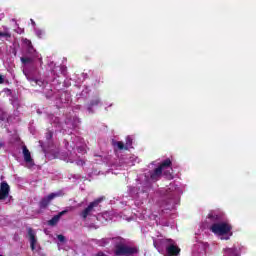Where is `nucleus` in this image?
<instances>
[{
	"instance_id": "21",
	"label": "nucleus",
	"mask_w": 256,
	"mask_h": 256,
	"mask_svg": "<svg viewBox=\"0 0 256 256\" xmlns=\"http://www.w3.org/2000/svg\"><path fill=\"white\" fill-rule=\"evenodd\" d=\"M208 219H211L212 221H216V219H219V216L213 215V214H209Z\"/></svg>"
},
{
	"instance_id": "6",
	"label": "nucleus",
	"mask_w": 256,
	"mask_h": 256,
	"mask_svg": "<svg viewBox=\"0 0 256 256\" xmlns=\"http://www.w3.org/2000/svg\"><path fill=\"white\" fill-rule=\"evenodd\" d=\"M9 191H11V187L6 181L1 182L0 184V201H3L9 197Z\"/></svg>"
},
{
	"instance_id": "30",
	"label": "nucleus",
	"mask_w": 256,
	"mask_h": 256,
	"mask_svg": "<svg viewBox=\"0 0 256 256\" xmlns=\"http://www.w3.org/2000/svg\"><path fill=\"white\" fill-rule=\"evenodd\" d=\"M31 23H32L33 27H35V21L33 19H31Z\"/></svg>"
},
{
	"instance_id": "25",
	"label": "nucleus",
	"mask_w": 256,
	"mask_h": 256,
	"mask_svg": "<svg viewBox=\"0 0 256 256\" xmlns=\"http://www.w3.org/2000/svg\"><path fill=\"white\" fill-rule=\"evenodd\" d=\"M96 256H107V254H105V253H103V252H98V253L96 254Z\"/></svg>"
},
{
	"instance_id": "24",
	"label": "nucleus",
	"mask_w": 256,
	"mask_h": 256,
	"mask_svg": "<svg viewBox=\"0 0 256 256\" xmlns=\"http://www.w3.org/2000/svg\"><path fill=\"white\" fill-rule=\"evenodd\" d=\"M102 243H103L104 245H108L109 239H102Z\"/></svg>"
},
{
	"instance_id": "33",
	"label": "nucleus",
	"mask_w": 256,
	"mask_h": 256,
	"mask_svg": "<svg viewBox=\"0 0 256 256\" xmlns=\"http://www.w3.org/2000/svg\"><path fill=\"white\" fill-rule=\"evenodd\" d=\"M0 256H3V255L0 254Z\"/></svg>"
},
{
	"instance_id": "22",
	"label": "nucleus",
	"mask_w": 256,
	"mask_h": 256,
	"mask_svg": "<svg viewBox=\"0 0 256 256\" xmlns=\"http://www.w3.org/2000/svg\"><path fill=\"white\" fill-rule=\"evenodd\" d=\"M34 81V83L36 84V85H38L39 87H43V81H41V80H33Z\"/></svg>"
},
{
	"instance_id": "29",
	"label": "nucleus",
	"mask_w": 256,
	"mask_h": 256,
	"mask_svg": "<svg viewBox=\"0 0 256 256\" xmlns=\"http://www.w3.org/2000/svg\"><path fill=\"white\" fill-rule=\"evenodd\" d=\"M112 239H115L116 241H121V237L112 238Z\"/></svg>"
},
{
	"instance_id": "8",
	"label": "nucleus",
	"mask_w": 256,
	"mask_h": 256,
	"mask_svg": "<svg viewBox=\"0 0 256 256\" xmlns=\"http://www.w3.org/2000/svg\"><path fill=\"white\" fill-rule=\"evenodd\" d=\"M35 235V230H33V228H28V237L30 241V248L32 251H34L35 245H37V237Z\"/></svg>"
},
{
	"instance_id": "13",
	"label": "nucleus",
	"mask_w": 256,
	"mask_h": 256,
	"mask_svg": "<svg viewBox=\"0 0 256 256\" xmlns=\"http://www.w3.org/2000/svg\"><path fill=\"white\" fill-rule=\"evenodd\" d=\"M113 146H114V147H117V149H118L119 151H123V150L127 151V150H129V148L127 147V145L124 144V143L121 142V141H114V142H113Z\"/></svg>"
},
{
	"instance_id": "26",
	"label": "nucleus",
	"mask_w": 256,
	"mask_h": 256,
	"mask_svg": "<svg viewBox=\"0 0 256 256\" xmlns=\"http://www.w3.org/2000/svg\"><path fill=\"white\" fill-rule=\"evenodd\" d=\"M51 137H53V132H49L47 135V139H51Z\"/></svg>"
},
{
	"instance_id": "28",
	"label": "nucleus",
	"mask_w": 256,
	"mask_h": 256,
	"mask_svg": "<svg viewBox=\"0 0 256 256\" xmlns=\"http://www.w3.org/2000/svg\"><path fill=\"white\" fill-rule=\"evenodd\" d=\"M1 147H5V143H3L2 141H0V149Z\"/></svg>"
},
{
	"instance_id": "2",
	"label": "nucleus",
	"mask_w": 256,
	"mask_h": 256,
	"mask_svg": "<svg viewBox=\"0 0 256 256\" xmlns=\"http://www.w3.org/2000/svg\"><path fill=\"white\" fill-rule=\"evenodd\" d=\"M135 253H137V248L129 247L121 242L115 244L114 255L116 256H129L135 255Z\"/></svg>"
},
{
	"instance_id": "23",
	"label": "nucleus",
	"mask_w": 256,
	"mask_h": 256,
	"mask_svg": "<svg viewBox=\"0 0 256 256\" xmlns=\"http://www.w3.org/2000/svg\"><path fill=\"white\" fill-rule=\"evenodd\" d=\"M3 83H5V78L0 74V85H3Z\"/></svg>"
},
{
	"instance_id": "16",
	"label": "nucleus",
	"mask_w": 256,
	"mask_h": 256,
	"mask_svg": "<svg viewBox=\"0 0 256 256\" xmlns=\"http://www.w3.org/2000/svg\"><path fill=\"white\" fill-rule=\"evenodd\" d=\"M0 37H5L6 39H11V33H9V32H0Z\"/></svg>"
},
{
	"instance_id": "14",
	"label": "nucleus",
	"mask_w": 256,
	"mask_h": 256,
	"mask_svg": "<svg viewBox=\"0 0 256 256\" xmlns=\"http://www.w3.org/2000/svg\"><path fill=\"white\" fill-rule=\"evenodd\" d=\"M60 220L61 218L58 215H55L54 217H52V219H50L47 222V225H49V227H55V225H57V223H59Z\"/></svg>"
},
{
	"instance_id": "7",
	"label": "nucleus",
	"mask_w": 256,
	"mask_h": 256,
	"mask_svg": "<svg viewBox=\"0 0 256 256\" xmlns=\"http://www.w3.org/2000/svg\"><path fill=\"white\" fill-rule=\"evenodd\" d=\"M23 43L27 47L26 53L30 55V57H33L35 53H37V50H35V47H33V43L31 42V40L25 38L23 39Z\"/></svg>"
},
{
	"instance_id": "27",
	"label": "nucleus",
	"mask_w": 256,
	"mask_h": 256,
	"mask_svg": "<svg viewBox=\"0 0 256 256\" xmlns=\"http://www.w3.org/2000/svg\"><path fill=\"white\" fill-rule=\"evenodd\" d=\"M37 35H38L39 37H41V35H43V32H42L41 30H39V31H37Z\"/></svg>"
},
{
	"instance_id": "31",
	"label": "nucleus",
	"mask_w": 256,
	"mask_h": 256,
	"mask_svg": "<svg viewBox=\"0 0 256 256\" xmlns=\"http://www.w3.org/2000/svg\"><path fill=\"white\" fill-rule=\"evenodd\" d=\"M7 91H8L9 93H11V89H7Z\"/></svg>"
},
{
	"instance_id": "4",
	"label": "nucleus",
	"mask_w": 256,
	"mask_h": 256,
	"mask_svg": "<svg viewBox=\"0 0 256 256\" xmlns=\"http://www.w3.org/2000/svg\"><path fill=\"white\" fill-rule=\"evenodd\" d=\"M105 198L100 197L94 200L93 202H90L89 205L80 213V217L85 221L93 211H95V207H99V203H101Z\"/></svg>"
},
{
	"instance_id": "1",
	"label": "nucleus",
	"mask_w": 256,
	"mask_h": 256,
	"mask_svg": "<svg viewBox=\"0 0 256 256\" xmlns=\"http://www.w3.org/2000/svg\"><path fill=\"white\" fill-rule=\"evenodd\" d=\"M210 231H212V233H214V235H229L227 237L221 238V239H225L226 241H229L230 237L233 236V225H231V223L229 222H218V223H214L211 225L210 227Z\"/></svg>"
},
{
	"instance_id": "15",
	"label": "nucleus",
	"mask_w": 256,
	"mask_h": 256,
	"mask_svg": "<svg viewBox=\"0 0 256 256\" xmlns=\"http://www.w3.org/2000/svg\"><path fill=\"white\" fill-rule=\"evenodd\" d=\"M20 61L23 65H29V63H33V57H21Z\"/></svg>"
},
{
	"instance_id": "11",
	"label": "nucleus",
	"mask_w": 256,
	"mask_h": 256,
	"mask_svg": "<svg viewBox=\"0 0 256 256\" xmlns=\"http://www.w3.org/2000/svg\"><path fill=\"white\" fill-rule=\"evenodd\" d=\"M22 151H23L25 163H33V158H31V152L29 151L27 146H23Z\"/></svg>"
},
{
	"instance_id": "32",
	"label": "nucleus",
	"mask_w": 256,
	"mask_h": 256,
	"mask_svg": "<svg viewBox=\"0 0 256 256\" xmlns=\"http://www.w3.org/2000/svg\"><path fill=\"white\" fill-rule=\"evenodd\" d=\"M62 69L65 71L67 68H65V67H62Z\"/></svg>"
},
{
	"instance_id": "19",
	"label": "nucleus",
	"mask_w": 256,
	"mask_h": 256,
	"mask_svg": "<svg viewBox=\"0 0 256 256\" xmlns=\"http://www.w3.org/2000/svg\"><path fill=\"white\" fill-rule=\"evenodd\" d=\"M66 213H69V210H63V211L59 212V213L57 214V216H58V218L61 219V217H63V215H66Z\"/></svg>"
},
{
	"instance_id": "10",
	"label": "nucleus",
	"mask_w": 256,
	"mask_h": 256,
	"mask_svg": "<svg viewBox=\"0 0 256 256\" xmlns=\"http://www.w3.org/2000/svg\"><path fill=\"white\" fill-rule=\"evenodd\" d=\"M99 103H101V99H99V97L92 98L90 103L87 105V111L93 113V107H97Z\"/></svg>"
},
{
	"instance_id": "18",
	"label": "nucleus",
	"mask_w": 256,
	"mask_h": 256,
	"mask_svg": "<svg viewBox=\"0 0 256 256\" xmlns=\"http://www.w3.org/2000/svg\"><path fill=\"white\" fill-rule=\"evenodd\" d=\"M164 175L166 176V179H168L169 181H171V179L174 178L171 172H164Z\"/></svg>"
},
{
	"instance_id": "12",
	"label": "nucleus",
	"mask_w": 256,
	"mask_h": 256,
	"mask_svg": "<svg viewBox=\"0 0 256 256\" xmlns=\"http://www.w3.org/2000/svg\"><path fill=\"white\" fill-rule=\"evenodd\" d=\"M171 165H173V162L171 161V159L167 158L166 160L160 163L158 169L163 171V169H168V167H171Z\"/></svg>"
},
{
	"instance_id": "9",
	"label": "nucleus",
	"mask_w": 256,
	"mask_h": 256,
	"mask_svg": "<svg viewBox=\"0 0 256 256\" xmlns=\"http://www.w3.org/2000/svg\"><path fill=\"white\" fill-rule=\"evenodd\" d=\"M161 175H163V171L161 170V168L157 167L152 172H150V179L152 181H158Z\"/></svg>"
},
{
	"instance_id": "3",
	"label": "nucleus",
	"mask_w": 256,
	"mask_h": 256,
	"mask_svg": "<svg viewBox=\"0 0 256 256\" xmlns=\"http://www.w3.org/2000/svg\"><path fill=\"white\" fill-rule=\"evenodd\" d=\"M165 249V256H179V253H181V248L172 239L165 240Z\"/></svg>"
},
{
	"instance_id": "17",
	"label": "nucleus",
	"mask_w": 256,
	"mask_h": 256,
	"mask_svg": "<svg viewBox=\"0 0 256 256\" xmlns=\"http://www.w3.org/2000/svg\"><path fill=\"white\" fill-rule=\"evenodd\" d=\"M131 145H133V139H131V137H127L126 138V147H131Z\"/></svg>"
},
{
	"instance_id": "20",
	"label": "nucleus",
	"mask_w": 256,
	"mask_h": 256,
	"mask_svg": "<svg viewBox=\"0 0 256 256\" xmlns=\"http://www.w3.org/2000/svg\"><path fill=\"white\" fill-rule=\"evenodd\" d=\"M57 239H58V241H60V243H65V236H63L62 234H59L57 236Z\"/></svg>"
},
{
	"instance_id": "5",
	"label": "nucleus",
	"mask_w": 256,
	"mask_h": 256,
	"mask_svg": "<svg viewBox=\"0 0 256 256\" xmlns=\"http://www.w3.org/2000/svg\"><path fill=\"white\" fill-rule=\"evenodd\" d=\"M56 197H59V193H50L48 196L42 198L41 201L39 202L40 209H47V207H49V204Z\"/></svg>"
}]
</instances>
